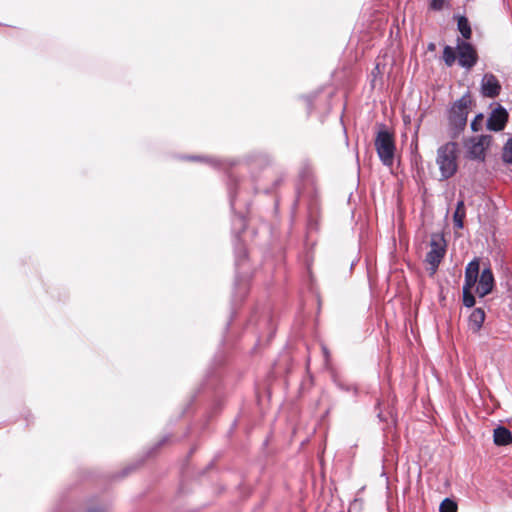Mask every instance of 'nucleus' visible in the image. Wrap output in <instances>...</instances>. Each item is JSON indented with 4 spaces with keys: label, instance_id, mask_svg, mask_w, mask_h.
<instances>
[{
    "label": "nucleus",
    "instance_id": "obj_1",
    "mask_svg": "<svg viewBox=\"0 0 512 512\" xmlns=\"http://www.w3.org/2000/svg\"><path fill=\"white\" fill-rule=\"evenodd\" d=\"M185 159L191 161H202L208 163L214 168L221 167H233L240 163H243L249 173L251 180L254 184L259 180L260 174L271 167L273 164L272 157L264 151H252L245 155L242 160L224 161L217 158H209L203 156H186ZM226 187L228 193L229 204L233 213L237 216V219L242 222H246L249 219L242 208H246L250 201V194L257 193L258 188L256 185L252 187V191H249L245 186V179L237 177L233 173L227 174Z\"/></svg>",
    "mask_w": 512,
    "mask_h": 512
},
{
    "label": "nucleus",
    "instance_id": "obj_2",
    "mask_svg": "<svg viewBox=\"0 0 512 512\" xmlns=\"http://www.w3.org/2000/svg\"><path fill=\"white\" fill-rule=\"evenodd\" d=\"M255 234L254 226H240L238 230H233V249L235 256V281L231 301V314L226 324L223 343L228 345L236 337L238 326L237 304L242 302L249 292L251 272L248 264V253L243 237L247 233Z\"/></svg>",
    "mask_w": 512,
    "mask_h": 512
},
{
    "label": "nucleus",
    "instance_id": "obj_3",
    "mask_svg": "<svg viewBox=\"0 0 512 512\" xmlns=\"http://www.w3.org/2000/svg\"><path fill=\"white\" fill-rule=\"evenodd\" d=\"M298 177L302 182V187H297L296 199L292 207L296 208L300 198L305 197L307 199V224H319L322 220L320 196L314 168L308 159L301 162Z\"/></svg>",
    "mask_w": 512,
    "mask_h": 512
},
{
    "label": "nucleus",
    "instance_id": "obj_4",
    "mask_svg": "<svg viewBox=\"0 0 512 512\" xmlns=\"http://www.w3.org/2000/svg\"><path fill=\"white\" fill-rule=\"evenodd\" d=\"M243 329L245 331H252L257 337V345L268 344L276 332L270 307L266 305L262 307L256 306Z\"/></svg>",
    "mask_w": 512,
    "mask_h": 512
},
{
    "label": "nucleus",
    "instance_id": "obj_5",
    "mask_svg": "<svg viewBox=\"0 0 512 512\" xmlns=\"http://www.w3.org/2000/svg\"><path fill=\"white\" fill-rule=\"evenodd\" d=\"M472 99L469 92H466L460 99L456 100L447 111L448 135L456 140L464 131L467 125L469 107Z\"/></svg>",
    "mask_w": 512,
    "mask_h": 512
},
{
    "label": "nucleus",
    "instance_id": "obj_6",
    "mask_svg": "<svg viewBox=\"0 0 512 512\" xmlns=\"http://www.w3.org/2000/svg\"><path fill=\"white\" fill-rule=\"evenodd\" d=\"M231 384L230 368L226 366L223 355L217 354L201 385L200 391L203 393H217L220 388H227Z\"/></svg>",
    "mask_w": 512,
    "mask_h": 512
},
{
    "label": "nucleus",
    "instance_id": "obj_7",
    "mask_svg": "<svg viewBox=\"0 0 512 512\" xmlns=\"http://www.w3.org/2000/svg\"><path fill=\"white\" fill-rule=\"evenodd\" d=\"M458 152L459 145L452 139L437 149L436 164L439 167L441 179L447 180L456 174Z\"/></svg>",
    "mask_w": 512,
    "mask_h": 512
},
{
    "label": "nucleus",
    "instance_id": "obj_8",
    "mask_svg": "<svg viewBox=\"0 0 512 512\" xmlns=\"http://www.w3.org/2000/svg\"><path fill=\"white\" fill-rule=\"evenodd\" d=\"M379 129L375 137V149L384 166H392L394 163L396 145L393 132L384 123L378 125Z\"/></svg>",
    "mask_w": 512,
    "mask_h": 512
},
{
    "label": "nucleus",
    "instance_id": "obj_9",
    "mask_svg": "<svg viewBox=\"0 0 512 512\" xmlns=\"http://www.w3.org/2000/svg\"><path fill=\"white\" fill-rule=\"evenodd\" d=\"M429 245L430 251L426 254L425 262L430 266V275H434L447 252V241L444 233H432Z\"/></svg>",
    "mask_w": 512,
    "mask_h": 512
},
{
    "label": "nucleus",
    "instance_id": "obj_10",
    "mask_svg": "<svg viewBox=\"0 0 512 512\" xmlns=\"http://www.w3.org/2000/svg\"><path fill=\"white\" fill-rule=\"evenodd\" d=\"M491 140V135H480L467 139L465 141V147L467 148L466 157L471 160L484 161L485 150L490 145Z\"/></svg>",
    "mask_w": 512,
    "mask_h": 512
},
{
    "label": "nucleus",
    "instance_id": "obj_11",
    "mask_svg": "<svg viewBox=\"0 0 512 512\" xmlns=\"http://www.w3.org/2000/svg\"><path fill=\"white\" fill-rule=\"evenodd\" d=\"M456 49L458 52V64L462 68L471 69L477 64L479 57L473 44L458 38Z\"/></svg>",
    "mask_w": 512,
    "mask_h": 512
},
{
    "label": "nucleus",
    "instance_id": "obj_12",
    "mask_svg": "<svg viewBox=\"0 0 512 512\" xmlns=\"http://www.w3.org/2000/svg\"><path fill=\"white\" fill-rule=\"evenodd\" d=\"M323 88H320L313 93L303 96L302 98L306 102L307 114L310 115L315 110L330 111L331 109V98L332 93L325 96L322 95Z\"/></svg>",
    "mask_w": 512,
    "mask_h": 512
},
{
    "label": "nucleus",
    "instance_id": "obj_13",
    "mask_svg": "<svg viewBox=\"0 0 512 512\" xmlns=\"http://www.w3.org/2000/svg\"><path fill=\"white\" fill-rule=\"evenodd\" d=\"M508 118L509 114L506 108L497 103L487 119L486 127L490 131L500 132L505 128Z\"/></svg>",
    "mask_w": 512,
    "mask_h": 512
},
{
    "label": "nucleus",
    "instance_id": "obj_14",
    "mask_svg": "<svg viewBox=\"0 0 512 512\" xmlns=\"http://www.w3.org/2000/svg\"><path fill=\"white\" fill-rule=\"evenodd\" d=\"M480 91L484 97L495 98L501 92V84L494 74L485 73L481 79Z\"/></svg>",
    "mask_w": 512,
    "mask_h": 512
},
{
    "label": "nucleus",
    "instance_id": "obj_15",
    "mask_svg": "<svg viewBox=\"0 0 512 512\" xmlns=\"http://www.w3.org/2000/svg\"><path fill=\"white\" fill-rule=\"evenodd\" d=\"M495 284L494 275L490 267L484 268L479 277L476 293L480 298L485 297L493 291Z\"/></svg>",
    "mask_w": 512,
    "mask_h": 512
},
{
    "label": "nucleus",
    "instance_id": "obj_16",
    "mask_svg": "<svg viewBox=\"0 0 512 512\" xmlns=\"http://www.w3.org/2000/svg\"><path fill=\"white\" fill-rule=\"evenodd\" d=\"M485 317L486 314L483 308H474L468 318L469 330L472 331L473 333H478L483 326Z\"/></svg>",
    "mask_w": 512,
    "mask_h": 512
},
{
    "label": "nucleus",
    "instance_id": "obj_17",
    "mask_svg": "<svg viewBox=\"0 0 512 512\" xmlns=\"http://www.w3.org/2000/svg\"><path fill=\"white\" fill-rule=\"evenodd\" d=\"M493 441L497 446H506L512 443V432L505 426L499 425L493 431Z\"/></svg>",
    "mask_w": 512,
    "mask_h": 512
},
{
    "label": "nucleus",
    "instance_id": "obj_18",
    "mask_svg": "<svg viewBox=\"0 0 512 512\" xmlns=\"http://www.w3.org/2000/svg\"><path fill=\"white\" fill-rule=\"evenodd\" d=\"M332 381L336 385L338 389L344 392H352L356 397L358 395V388L356 385L346 382L341 376L337 373L332 374Z\"/></svg>",
    "mask_w": 512,
    "mask_h": 512
},
{
    "label": "nucleus",
    "instance_id": "obj_19",
    "mask_svg": "<svg viewBox=\"0 0 512 512\" xmlns=\"http://www.w3.org/2000/svg\"><path fill=\"white\" fill-rule=\"evenodd\" d=\"M457 27L464 39L468 40L471 38L472 30H471L470 23L466 16H460L458 18Z\"/></svg>",
    "mask_w": 512,
    "mask_h": 512
},
{
    "label": "nucleus",
    "instance_id": "obj_20",
    "mask_svg": "<svg viewBox=\"0 0 512 512\" xmlns=\"http://www.w3.org/2000/svg\"><path fill=\"white\" fill-rule=\"evenodd\" d=\"M501 159L505 164L512 165V137H509L505 142L502 148Z\"/></svg>",
    "mask_w": 512,
    "mask_h": 512
},
{
    "label": "nucleus",
    "instance_id": "obj_21",
    "mask_svg": "<svg viewBox=\"0 0 512 512\" xmlns=\"http://www.w3.org/2000/svg\"><path fill=\"white\" fill-rule=\"evenodd\" d=\"M465 215L464 203L459 201L453 214V224H464Z\"/></svg>",
    "mask_w": 512,
    "mask_h": 512
},
{
    "label": "nucleus",
    "instance_id": "obj_22",
    "mask_svg": "<svg viewBox=\"0 0 512 512\" xmlns=\"http://www.w3.org/2000/svg\"><path fill=\"white\" fill-rule=\"evenodd\" d=\"M456 60V53L454 51V49L449 46V45H446L443 49V61L444 63L450 67L454 64Z\"/></svg>",
    "mask_w": 512,
    "mask_h": 512
},
{
    "label": "nucleus",
    "instance_id": "obj_23",
    "mask_svg": "<svg viewBox=\"0 0 512 512\" xmlns=\"http://www.w3.org/2000/svg\"><path fill=\"white\" fill-rule=\"evenodd\" d=\"M479 270H480L479 259L474 258L467 264V266L465 268V275L479 277Z\"/></svg>",
    "mask_w": 512,
    "mask_h": 512
},
{
    "label": "nucleus",
    "instance_id": "obj_24",
    "mask_svg": "<svg viewBox=\"0 0 512 512\" xmlns=\"http://www.w3.org/2000/svg\"><path fill=\"white\" fill-rule=\"evenodd\" d=\"M439 511L440 512H457V503L450 498H445L439 506Z\"/></svg>",
    "mask_w": 512,
    "mask_h": 512
},
{
    "label": "nucleus",
    "instance_id": "obj_25",
    "mask_svg": "<svg viewBox=\"0 0 512 512\" xmlns=\"http://www.w3.org/2000/svg\"><path fill=\"white\" fill-rule=\"evenodd\" d=\"M462 302L463 305L467 308H472L475 306L476 299L472 293V290H462Z\"/></svg>",
    "mask_w": 512,
    "mask_h": 512
},
{
    "label": "nucleus",
    "instance_id": "obj_26",
    "mask_svg": "<svg viewBox=\"0 0 512 512\" xmlns=\"http://www.w3.org/2000/svg\"><path fill=\"white\" fill-rule=\"evenodd\" d=\"M385 65H383L381 67V64L379 62H376L374 68L372 69L371 71V86L374 88L375 87V82L378 78H382V75H383V69H384Z\"/></svg>",
    "mask_w": 512,
    "mask_h": 512
},
{
    "label": "nucleus",
    "instance_id": "obj_27",
    "mask_svg": "<svg viewBox=\"0 0 512 512\" xmlns=\"http://www.w3.org/2000/svg\"><path fill=\"white\" fill-rule=\"evenodd\" d=\"M483 120H484V115L483 113H478L474 118L473 120L471 121L470 123V127H471V130L473 132H478L482 129V123H483Z\"/></svg>",
    "mask_w": 512,
    "mask_h": 512
},
{
    "label": "nucleus",
    "instance_id": "obj_28",
    "mask_svg": "<svg viewBox=\"0 0 512 512\" xmlns=\"http://www.w3.org/2000/svg\"><path fill=\"white\" fill-rule=\"evenodd\" d=\"M171 435L163 436L146 454V457L151 456L158 448L166 444L170 440Z\"/></svg>",
    "mask_w": 512,
    "mask_h": 512
},
{
    "label": "nucleus",
    "instance_id": "obj_29",
    "mask_svg": "<svg viewBox=\"0 0 512 512\" xmlns=\"http://www.w3.org/2000/svg\"><path fill=\"white\" fill-rule=\"evenodd\" d=\"M477 281H478V277L465 275L464 285H463L462 290H466V291L472 290L473 287L475 286V284L477 283Z\"/></svg>",
    "mask_w": 512,
    "mask_h": 512
},
{
    "label": "nucleus",
    "instance_id": "obj_30",
    "mask_svg": "<svg viewBox=\"0 0 512 512\" xmlns=\"http://www.w3.org/2000/svg\"><path fill=\"white\" fill-rule=\"evenodd\" d=\"M444 0H432L430 7L433 10H441L443 8Z\"/></svg>",
    "mask_w": 512,
    "mask_h": 512
},
{
    "label": "nucleus",
    "instance_id": "obj_31",
    "mask_svg": "<svg viewBox=\"0 0 512 512\" xmlns=\"http://www.w3.org/2000/svg\"><path fill=\"white\" fill-rule=\"evenodd\" d=\"M86 512H107V509L104 508V507H94V506H91L87 509Z\"/></svg>",
    "mask_w": 512,
    "mask_h": 512
},
{
    "label": "nucleus",
    "instance_id": "obj_32",
    "mask_svg": "<svg viewBox=\"0 0 512 512\" xmlns=\"http://www.w3.org/2000/svg\"><path fill=\"white\" fill-rule=\"evenodd\" d=\"M136 468L135 465H130L128 467H126L125 469H123L122 471V476H126L130 473V471L134 470Z\"/></svg>",
    "mask_w": 512,
    "mask_h": 512
},
{
    "label": "nucleus",
    "instance_id": "obj_33",
    "mask_svg": "<svg viewBox=\"0 0 512 512\" xmlns=\"http://www.w3.org/2000/svg\"><path fill=\"white\" fill-rule=\"evenodd\" d=\"M322 350H323V354H324L325 360L328 361L329 357H330L329 350L325 346L322 347Z\"/></svg>",
    "mask_w": 512,
    "mask_h": 512
},
{
    "label": "nucleus",
    "instance_id": "obj_34",
    "mask_svg": "<svg viewBox=\"0 0 512 512\" xmlns=\"http://www.w3.org/2000/svg\"><path fill=\"white\" fill-rule=\"evenodd\" d=\"M377 417L379 418V420L381 422H387V417L383 414L382 411H379L378 414H377Z\"/></svg>",
    "mask_w": 512,
    "mask_h": 512
},
{
    "label": "nucleus",
    "instance_id": "obj_35",
    "mask_svg": "<svg viewBox=\"0 0 512 512\" xmlns=\"http://www.w3.org/2000/svg\"><path fill=\"white\" fill-rule=\"evenodd\" d=\"M505 284H506L507 290L509 291L512 287V278H508Z\"/></svg>",
    "mask_w": 512,
    "mask_h": 512
},
{
    "label": "nucleus",
    "instance_id": "obj_36",
    "mask_svg": "<svg viewBox=\"0 0 512 512\" xmlns=\"http://www.w3.org/2000/svg\"><path fill=\"white\" fill-rule=\"evenodd\" d=\"M434 49H435V44H434V43H430V44L428 45V50L432 51V50H434Z\"/></svg>",
    "mask_w": 512,
    "mask_h": 512
},
{
    "label": "nucleus",
    "instance_id": "obj_37",
    "mask_svg": "<svg viewBox=\"0 0 512 512\" xmlns=\"http://www.w3.org/2000/svg\"><path fill=\"white\" fill-rule=\"evenodd\" d=\"M192 401H193V399H192L190 402H192ZM189 406H191V403H188V405H187V407L185 408V410H184V412H183V413H185V412L187 411V409L189 408Z\"/></svg>",
    "mask_w": 512,
    "mask_h": 512
},
{
    "label": "nucleus",
    "instance_id": "obj_38",
    "mask_svg": "<svg viewBox=\"0 0 512 512\" xmlns=\"http://www.w3.org/2000/svg\"><path fill=\"white\" fill-rule=\"evenodd\" d=\"M399 227H400V229H399V234H401V233H402V229H403L405 226H399Z\"/></svg>",
    "mask_w": 512,
    "mask_h": 512
},
{
    "label": "nucleus",
    "instance_id": "obj_39",
    "mask_svg": "<svg viewBox=\"0 0 512 512\" xmlns=\"http://www.w3.org/2000/svg\"><path fill=\"white\" fill-rule=\"evenodd\" d=\"M194 450H195L194 448H192V449L190 450V452H189V456L194 452Z\"/></svg>",
    "mask_w": 512,
    "mask_h": 512
},
{
    "label": "nucleus",
    "instance_id": "obj_40",
    "mask_svg": "<svg viewBox=\"0 0 512 512\" xmlns=\"http://www.w3.org/2000/svg\"><path fill=\"white\" fill-rule=\"evenodd\" d=\"M456 227L459 228V229H463L465 226L459 225V226H456Z\"/></svg>",
    "mask_w": 512,
    "mask_h": 512
},
{
    "label": "nucleus",
    "instance_id": "obj_41",
    "mask_svg": "<svg viewBox=\"0 0 512 512\" xmlns=\"http://www.w3.org/2000/svg\"><path fill=\"white\" fill-rule=\"evenodd\" d=\"M280 182H281V180H280V179H279V180H277V181H275V185H278Z\"/></svg>",
    "mask_w": 512,
    "mask_h": 512
},
{
    "label": "nucleus",
    "instance_id": "obj_42",
    "mask_svg": "<svg viewBox=\"0 0 512 512\" xmlns=\"http://www.w3.org/2000/svg\"><path fill=\"white\" fill-rule=\"evenodd\" d=\"M54 512H60V511H59V510H57V511H54Z\"/></svg>",
    "mask_w": 512,
    "mask_h": 512
}]
</instances>
